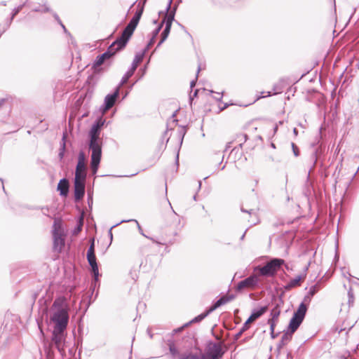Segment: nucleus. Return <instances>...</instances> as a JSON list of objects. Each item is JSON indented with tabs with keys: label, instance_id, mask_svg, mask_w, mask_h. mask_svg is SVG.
<instances>
[{
	"label": "nucleus",
	"instance_id": "c756f323",
	"mask_svg": "<svg viewBox=\"0 0 359 359\" xmlns=\"http://www.w3.org/2000/svg\"><path fill=\"white\" fill-rule=\"evenodd\" d=\"M95 255V240L93 238L91 240L90 245L88 249L87 255Z\"/></svg>",
	"mask_w": 359,
	"mask_h": 359
},
{
	"label": "nucleus",
	"instance_id": "bb28decb",
	"mask_svg": "<svg viewBox=\"0 0 359 359\" xmlns=\"http://www.w3.org/2000/svg\"><path fill=\"white\" fill-rule=\"evenodd\" d=\"M63 235V229L60 223L57 221L54 222L53 236Z\"/></svg>",
	"mask_w": 359,
	"mask_h": 359
},
{
	"label": "nucleus",
	"instance_id": "79ce46f5",
	"mask_svg": "<svg viewBox=\"0 0 359 359\" xmlns=\"http://www.w3.org/2000/svg\"><path fill=\"white\" fill-rule=\"evenodd\" d=\"M278 334L279 333H275L274 331H273V332H271V337L272 339H276L278 337Z\"/></svg>",
	"mask_w": 359,
	"mask_h": 359
},
{
	"label": "nucleus",
	"instance_id": "423d86ee",
	"mask_svg": "<svg viewBox=\"0 0 359 359\" xmlns=\"http://www.w3.org/2000/svg\"><path fill=\"white\" fill-rule=\"evenodd\" d=\"M285 264V261L280 258H273L266 263L263 266L257 267L256 269L258 273L262 276L272 277L274 276L280 268Z\"/></svg>",
	"mask_w": 359,
	"mask_h": 359
},
{
	"label": "nucleus",
	"instance_id": "ddd939ff",
	"mask_svg": "<svg viewBox=\"0 0 359 359\" xmlns=\"http://www.w3.org/2000/svg\"><path fill=\"white\" fill-rule=\"evenodd\" d=\"M119 86H118L115 91L112 93V94H109L107 95L106 97H105V99H104V111H107V110H109L110 108H111L117 97H118V95H119Z\"/></svg>",
	"mask_w": 359,
	"mask_h": 359
},
{
	"label": "nucleus",
	"instance_id": "13d9d810",
	"mask_svg": "<svg viewBox=\"0 0 359 359\" xmlns=\"http://www.w3.org/2000/svg\"><path fill=\"white\" fill-rule=\"evenodd\" d=\"M62 27L64 29V30L66 31V28H65V25H62Z\"/></svg>",
	"mask_w": 359,
	"mask_h": 359
},
{
	"label": "nucleus",
	"instance_id": "8fccbe9b",
	"mask_svg": "<svg viewBox=\"0 0 359 359\" xmlns=\"http://www.w3.org/2000/svg\"><path fill=\"white\" fill-rule=\"evenodd\" d=\"M20 9V8H17V9L15 11L14 15H16V14L19 12Z\"/></svg>",
	"mask_w": 359,
	"mask_h": 359
},
{
	"label": "nucleus",
	"instance_id": "473e14b6",
	"mask_svg": "<svg viewBox=\"0 0 359 359\" xmlns=\"http://www.w3.org/2000/svg\"><path fill=\"white\" fill-rule=\"evenodd\" d=\"M142 55H136L131 66L135 65V69H137L138 64L142 61Z\"/></svg>",
	"mask_w": 359,
	"mask_h": 359
},
{
	"label": "nucleus",
	"instance_id": "cd10ccee",
	"mask_svg": "<svg viewBox=\"0 0 359 359\" xmlns=\"http://www.w3.org/2000/svg\"><path fill=\"white\" fill-rule=\"evenodd\" d=\"M211 312H209V309L205 311L204 313L198 315V316L195 317L194 318H193L191 321H189L188 323H189V325L191 323H198L200 321H201L202 320H203L206 316H208Z\"/></svg>",
	"mask_w": 359,
	"mask_h": 359
},
{
	"label": "nucleus",
	"instance_id": "58836bf2",
	"mask_svg": "<svg viewBox=\"0 0 359 359\" xmlns=\"http://www.w3.org/2000/svg\"><path fill=\"white\" fill-rule=\"evenodd\" d=\"M276 323H273V322H268V324H269V325H270V330L271 332H273V331H274V330H275Z\"/></svg>",
	"mask_w": 359,
	"mask_h": 359
},
{
	"label": "nucleus",
	"instance_id": "bf43d9fd",
	"mask_svg": "<svg viewBox=\"0 0 359 359\" xmlns=\"http://www.w3.org/2000/svg\"><path fill=\"white\" fill-rule=\"evenodd\" d=\"M250 338V337H249V338H245V339H244V341H247V340H248Z\"/></svg>",
	"mask_w": 359,
	"mask_h": 359
},
{
	"label": "nucleus",
	"instance_id": "4c0bfd02",
	"mask_svg": "<svg viewBox=\"0 0 359 359\" xmlns=\"http://www.w3.org/2000/svg\"><path fill=\"white\" fill-rule=\"evenodd\" d=\"M292 147L294 155L296 156H297L299 155V154H298V149H297V146L294 143H292Z\"/></svg>",
	"mask_w": 359,
	"mask_h": 359
},
{
	"label": "nucleus",
	"instance_id": "6e6d98bb",
	"mask_svg": "<svg viewBox=\"0 0 359 359\" xmlns=\"http://www.w3.org/2000/svg\"><path fill=\"white\" fill-rule=\"evenodd\" d=\"M1 186H2V188H3V189L5 191V189H4V180H1Z\"/></svg>",
	"mask_w": 359,
	"mask_h": 359
},
{
	"label": "nucleus",
	"instance_id": "a878e982",
	"mask_svg": "<svg viewBox=\"0 0 359 359\" xmlns=\"http://www.w3.org/2000/svg\"><path fill=\"white\" fill-rule=\"evenodd\" d=\"M251 321H248V319L244 323L242 327L239 330V332L235 334L234 336V340L237 341L243 334V332H245L246 330H248L250 327V324L251 323Z\"/></svg>",
	"mask_w": 359,
	"mask_h": 359
},
{
	"label": "nucleus",
	"instance_id": "c9c22d12",
	"mask_svg": "<svg viewBox=\"0 0 359 359\" xmlns=\"http://www.w3.org/2000/svg\"><path fill=\"white\" fill-rule=\"evenodd\" d=\"M120 224H121V223H120V222H118V223H117V224H116L113 225V226L109 229L108 233H109V238H110V241H111V242L112 241V239H113V234H112V231H111V230H112V229H113V228H114V227L117 226H118V225H119Z\"/></svg>",
	"mask_w": 359,
	"mask_h": 359
},
{
	"label": "nucleus",
	"instance_id": "864d4df0",
	"mask_svg": "<svg viewBox=\"0 0 359 359\" xmlns=\"http://www.w3.org/2000/svg\"><path fill=\"white\" fill-rule=\"evenodd\" d=\"M245 232L242 235V236L241 237V240H243L244 238H245Z\"/></svg>",
	"mask_w": 359,
	"mask_h": 359
},
{
	"label": "nucleus",
	"instance_id": "7c9ffc66",
	"mask_svg": "<svg viewBox=\"0 0 359 359\" xmlns=\"http://www.w3.org/2000/svg\"><path fill=\"white\" fill-rule=\"evenodd\" d=\"M161 29V27H158L157 29H156L153 32V36L151 39L149 43L147 45V48H149L150 46H151L154 43V39L158 35L159 30Z\"/></svg>",
	"mask_w": 359,
	"mask_h": 359
},
{
	"label": "nucleus",
	"instance_id": "e433bc0d",
	"mask_svg": "<svg viewBox=\"0 0 359 359\" xmlns=\"http://www.w3.org/2000/svg\"><path fill=\"white\" fill-rule=\"evenodd\" d=\"M302 199L306 202L307 206H308V208H311V204H310V201H309V198H308V196L304 194L303 196H302Z\"/></svg>",
	"mask_w": 359,
	"mask_h": 359
},
{
	"label": "nucleus",
	"instance_id": "7ed1b4c3",
	"mask_svg": "<svg viewBox=\"0 0 359 359\" xmlns=\"http://www.w3.org/2000/svg\"><path fill=\"white\" fill-rule=\"evenodd\" d=\"M102 124L103 123L94 124L90 131V149L92 151L90 165L93 174L96 173L101 159L102 149L101 140L100 139V128Z\"/></svg>",
	"mask_w": 359,
	"mask_h": 359
},
{
	"label": "nucleus",
	"instance_id": "de8ad7c7",
	"mask_svg": "<svg viewBox=\"0 0 359 359\" xmlns=\"http://www.w3.org/2000/svg\"><path fill=\"white\" fill-rule=\"evenodd\" d=\"M293 133H294V135L295 136H297V135H298V130H297V128H294L293 129Z\"/></svg>",
	"mask_w": 359,
	"mask_h": 359
},
{
	"label": "nucleus",
	"instance_id": "b1692460",
	"mask_svg": "<svg viewBox=\"0 0 359 359\" xmlns=\"http://www.w3.org/2000/svg\"><path fill=\"white\" fill-rule=\"evenodd\" d=\"M280 311L278 306L276 305L271 311V318L268 320V322L276 323L280 316Z\"/></svg>",
	"mask_w": 359,
	"mask_h": 359
},
{
	"label": "nucleus",
	"instance_id": "1a4fd4ad",
	"mask_svg": "<svg viewBox=\"0 0 359 359\" xmlns=\"http://www.w3.org/2000/svg\"><path fill=\"white\" fill-rule=\"evenodd\" d=\"M78 163L76 165L75 179L74 180H86V156L83 152H80L78 158Z\"/></svg>",
	"mask_w": 359,
	"mask_h": 359
},
{
	"label": "nucleus",
	"instance_id": "a18cd8bd",
	"mask_svg": "<svg viewBox=\"0 0 359 359\" xmlns=\"http://www.w3.org/2000/svg\"><path fill=\"white\" fill-rule=\"evenodd\" d=\"M195 85H196V81H191V83H190L191 88H194L195 86Z\"/></svg>",
	"mask_w": 359,
	"mask_h": 359
},
{
	"label": "nucleus",
	"instance_id": "c03bdc74",
	"mask_svg": "<svg viewBox=\"0 0 359 359\" xmlns=\"http://www.w3.org/2000/svg\"><path fill=\"white\" fill-rule=\"evenodd\" d=\"M64 150H65V143L63 144V146H62V151L60 153V158H62V156H63Z\"/></svg>",
	"mask_w": 359,
	"mask_h": 359
},
{
	"label": "nucleus",
	"instance_id": "3c124183",
	"mask_svg": "<svg viewBox=\"0 0 359 359\" xmlns=\"http://www.w3.org/2000/svg\"><path fill=\"white\" fill-rule=\"evenodd\" d=\"M133 175H133V174H132V175H124L123 177H132V176H133Z\"/></svg>",
	"mask_w": 359,
	"mask_h": 359
},
{
	"label": "nucleus",
	"instance_id": "a211bd4d",
	"mask_svg": "<svg viewBox=\"0 0 359 359\" xmlns=\"http://www.w3.org/2000/svg\"><path fill=\"white\" fill-rule=\"evenodd\" d=\"M134 222L137 224V228H138V230L140 231V233L144 236V237L150 239L151 241H152L154 243L158 244V245H165L164 243H162V242H160V241H156L154 238H150L147 236H146L144 233H143V231H142V229L141 227V226L140 225V224L138 223V222L136 220V219H123V220H121L120 222V223H124V222Z\"/></svg>",
	"mask_w": 359,
	"mask_h": 359
},
{
	"label": "nucleus",
	"instance_id": "dca6fc26",
	"mask_svg": "<svg viewBox=\"0 0 359 359\" xmlns=\"http://www.w3.org/2000/svg\"><path fill=\"white\" fill-rule=\"evenodd\" d=\"M64 235L53 236V247L54 249L58 251H61L62 248L65 246Z\"/></svg>",
	"mask_w": 359,
	"mask_h": 359
},
{
	"label": "nucleus",
	"instance_id": "2eb2a0df",
	"mask_svg": "<svg viewBox=\"0 0 359 359\" xmlns=\"http://www.w3.org/2000/svg\"><path fill=\"white\" fill-rule=\"evenodd\" d=\"M320 289V285L319 283H316L312 285L309 288V291L308 294L304 297V302H307L308 304L311 302V298L314 296ZM305 305H306L304 302H303Z\"/></svg>",
	"mask_w": 359,
	"mask_h": 359
},
{
	"label": "nucleus",
	"instance_id": "6ab92c4d",
	"mask_svg": "<svg viewBox=\"0 0 359 359\" xmlns=\"http://www.w3.org/2000/svg\"><path fill=\"white\" fill-rule=\"evenodd\" d=\"M229 302V299H226V295L219 297L210 308L209 312H212L217 308Z\"/></svg>",
	"mask_w": 359,
	"mask_h": 359
},
{
	"label": "nucleus",
	"instance_id": "603ef678",
	"mask_svg": "<svg viewBox=\"0 0 359 359\" xmlns=\"http://www.w3.org/2000/svg\"><path fill=\"white\" fill-rule=\"evenodd\" d=\"M168 203H169V205H170V208H172V206H171V203H170V201H169L168 200ZM172 210L173 212H174L175 214H176V212L174 211V210H173V209H172Z\"/></svg>",
	"mask_w": 359,
	"mask_h": 359
},
{
	"label": "nucleus",
	"instance_id": "4be33fe9",
	"mask_svg": "<svg viewBox=\"0 0 359 359\" xmlns=\"http://www.w3.org/2000/svg\"><path fill=\"white\" fill-rule=\"evenodd\" d=\"M135 71V65L131 66L130 69H128L127 71V72L124 74V76H123V78L121 81V83L118 86L119 88L128 81V80L133 75Z\"/></svg>",
	"mask_w": 359,
	"mask_h": 359
},
{
	"label": "nucleus",
	"instance_id": "39448f33",
	"mask_svg": "<svg viewBox=\"0 0 359 359\" xmlns=\"http://www.w3.org/2000/svg\"><path fill=\"white\" fill-rule=\"evenodd\" d=\"M142 9H140L137 11L131 20L130 21L129 24L127 25V27L123 30L122 35L116 40V41L118 43V46L124 48L132 36L134 30L135 29L137 25H138V22L140 20V18L142 14Z\"/></svg>",
	"mask_w": 359,
	"mask_h": 359
},
{
	"label": "nucleus",
	"instance_id": "6e6552de",
	"mask_svg": "<svg viewBox=\"0 0 359 359\" xmlns=\"http://www.w3.org/2000/svg\"><path fill=\"white\" fill-rule=\"evenodd\" d=\"M123 47L118 46V43L115 41L103 54L97 57L95 61V66L99 67L102 65L104 62L113 56L117 51L122 49Z\"/></svg>",
	"mask_w": 359,
	"mask_h": 359
},
{
	"label": "nucleus",
	"instance_id": "052dcab7",
	"mask_svg": "<svg viewBox=\"0 0 359 359\" xmlns=\"http://www.w3.org/2000/svg\"><path fill=\"white\" fill-rule=\"evenodd\" d=\"M290 200V198L287 196V201H289Z\"/></svg>",
	"mask_w": 359,
	"mask_h": 359
},
{
	"label": "nucleus",
	"instance_id": "0eeeda50",
	"mask_svg": "<svg viewBox=\"0 0 359 359\" xmlns=\"http://www.w3.org/2000/svg\"><path fill=\"white\" fill-rule=\"evenodd\" d=\"M88 262L90 266V271L93 275V280L90 285L92 292H94L97 285H99V269L95 255H86Z\"/></svg>",
	"mask_w": 359,
	"mask_h": 359
},
{
	"label": "nucleus",
	"instance_id": "4d7b16f0",
	"mask_svg": "<svg viewBox=\"0 0 359 359\" xmlns=\"http://www.w3.org/2000/svg\"><path fill=\"white\" fill-rule=\"evenodd\" d=\"M193 198H194V201H196V194L194 195Z\"/></svg>",
	"mask_w": 359,
	"mask_h": 359
},
{
	"label": "nucleus",
	"instance_id": "a19ab883",
	"mask_svg": "<svg viewBox=\"0 0 359 359\" xmlns=\"http://www.w3.org/2000/svg\"><path fill=\"white\" fill-rule=\"evenodd\" d=\"M226 299H229V302L230 301L233 300L235 298V295H233V294L226 295Z\"/></svg>",
	"mask_w": 359,
	"mask_h": 359
},
{
	"label": "nucleus",
	"instance_id": "f257e3e1",
	"mask_svg": "<svg viewBox=\"0 0 359 359\" xmlns=\"http://www.w3.org/2000/svg\"><path fill=\"white\" fill-rule=\"evenodd\" d=\"M50 320L54 323L52 333L53 344L62 355L65 353L66 330L69 322L68 308L64 299H56L51 307Z\"/></svg>",
	"mask_w": 359,
	"mask_h": 359
},
{
	"label": "nucleus",
	"instance_id": "f3484780",
	"mask_svg": "<svg viewBox=\"0 0 359 359\" xmlns=\"http://www.w3.org/2000/svg\"><path fill=\"white\" fill-rule=\"evenodd\" d=\"M69 181H59L57 184V190L60 194L63 196H67L69 193Z\"/></svg>",
	"mask_w": 359,
	"mask_h": 359
},
{
	"label": "nucleus",
	"instance_id": "f704fd0d",
	"mask_svg": "<svg viewBox=\"0 0 359 359\" xmlns=\"http://www.w3.org/2000/svg\"><path fill=\"white\" fill-rule=\"evenodd\" d=\"M88 203L90 208L93 205V191L90 190L88 191Z\"/></svg>",
	"mask_w": 359,
	"mask_h": 359
},
{
	"label": "nucleus",
	"instance_id": "f8f14e48",
	"mask_svg": "<svg viewBox=\"0 0 359 359\" xmlns=\"http://www.w3.org/2000/svg\"><path fill=\"white\" fill-rule=\"evenodd\" d=\"M74 198L76 201L81 200L85 194V182L86 181H74Z\"/></svg>",
	"mask_w": 359,
	"mask_h": 359
},
{
	"label": "nucleus",
	"instance_id": "37998d69",
	"mask_svg": "<svg viewBox=\"0 0 359 359\" xmlns=\"http://www.w3.org/2000/svg\"><path fill=\"white\" fill-rule=\"evenodd\" d=\"M302 202H297L296 204H295V207L297 208V209H299L302 208Z\"/></svg>",
	"mask_w": 359,
	"mask_h": 359
},
{
	"label": "nucleus",
	"instance_id": "5701e85b",
	"mask_svg": "<svg viewBox=\"0 0 359 359\" xmlns=\"http://www.w3.org/2000/svg\"><path fill=\"white\" fill-rule=\"evenodd\" d=\"M302 280V276H297L293 279H291L287 285L285 286L287 290L300 285Z\"/></svg>",
	"mask_w": 359,
	"mask_h": 359
},
{
	"label": "nucleus",
	"instance_id": "9d476101",
	"mask_svg": "<svg viewBox=\"0 0 359 359\" xmlns=\"http://www.w3.org/2000/svg\"><path fill=\"white\" fill-rule=\"evenodd\" d=\"M259 283V278L257 275H251L244 280L240 281L236 286L237 291H241L245 288L254 289Z\"/></svg>",
	"mask_w": 359,
	"mask_h": 359
},
{
	"label": "nucleus",
	"instance_id": "aec40b11",
	"mask_svg": "<svg viewBox=\"0 0 359 359\" xmlns=\"http://www.w3.org/2000/svg\"><path fill=\"white\" fill-rule=\"evenodd\" d=\"M167 345L169 348L170 353L172 355V357L174 358L177 356L180 358V355L182 354L180 353L177 348L176 347V345L173 340L168 339L167 341Z\"/></svg>",
	"mask_w": 359,
	"mask_h": 359
},
{
	"label": "nucleus",
	"instance_id": "72a5a7b5",
	"mask_svg": "<svg viewBox=\"0 0 359 359\" xmlns=\"http://www.w3.org/2000/svg\"><path fill=\"white\" fill-rule=\"evenodd\" d=\"M189 326V323H185L184 325H183L182 327H178L177 329H174L172 330V335H174L180 332H181L182 330H183L185 327H188Z\"/></svg>",
	"mask_w": 359,
	"mask_h": 359
},
{
	"label": "nucleus",
	"instance_id": "4468645a",
	"mask_svg": "<svg viewBox=\"0 0 359 359\" xmlns=\"http://www.w3.org/2000/svg\"><path fill=\"white\" fill-rule=\"evenodd\" d=\"M268 310L267 306H264L260 307L258 309H254L250 316V317L248 318V321H251L252 323L260 318L264 313H265Z\"/></svg>",
	"mask_w": 359,
	"mask_h": 359
},
{
	"label": "nucleus",
	"instance_id": "20e7f679",
	"mask_svg": "<svg viewBox=\"0 0 359 359\" xmlns=\"http://www.w3.org/2000/svg\"><path fill=\"white\" fill-rule=\"evenodd\" d=\"M199 351V354L183 353L180 355V359H221L224 353L222 345L212 341L208 342L204 353L201 349Z\"/></svg>",
	"mask_w": 359,
	"mask_h": 359
},
{
	"label": "nucleus",
	"instance_id": "ea45409f",
	"mask_svg": "<svg viewBox=\"0 0 359 359\" xmlns=\"http://www.w3.org/2000/svg\"><path fill=\"white\" fill-rule=\"evenodd\" d=\"M41 210H42V212H43V215H48V210H49L48 208H47V207L46 208H42Z\"/></svg>",
	"mask_w": 359,
	"mask_h": 359
},
{
	"label": "nucleus",
	"instance_id": "9b49d317",
	"mask_svg": "<svg viewBox=\"0 0 359 359\" xmlns=\"http://www.w3.org/2000/svg\"><path fill=\"white\" fill-rule=\"evenodd\" d=\"M173 19L174 15L172 13L167 15L165 16V20H163V23H165V26L163 32L161 33V39L159 43H158L157 47L160 46L168 38L169 33L170 32V28Z\"/></svg>",
	"mask_w": 359,
	"mask_h": 359
},
{
	"label": "nucleus",
	"instance_id": "412c9836",
	"mask_svg": "<svg viewBox=\"0 0 359 359\" xmlns=\"http://www.w3.org/2000/svg\"><path fill=\"white\" fill-rule=\"evenodd\" d=\"M241 210L243 212H245L249 214L251 217H255L254 219L252 221V225H255L257 224L259 221L258 215L257 210L255 209H245L243 206L241 208Z\"/></svg>",
	"mask_w": 359,
	"mask_h": 359
},
{
	"label": "nucleus",
	"instance_id": "2f4dec72",
	"mask_svg": "<svg viewBox=\"0 0 359 359\" xmlns=\"http://www.w3.org/2000/svg\"><path fill=\"white\" fill-rule=\"evenodd\" d=\"M348 304L349 306H353V301H354V296H353V294L351 292V290H349L348 292Z\"/></svg>",
	"mask_w": 359,
	"mask_h": 359
},
{
	"label": "nucleus",
	"instance_id": "5fc2aeb1",
	"mask_svg": "<svg viewBox=\"0 0 359 359\" xmlns=\"http://www.w3.org/2000/svg\"><path fill=\"white\" fill-rule=\"evenodd\" d=\"M243 137L244 141H245L247 140V135H243Z\"/></svg>",
	"mask_w": 359,
	"mask_h": 359
},
{
	"label": "nucleus",
	"instance_id": "09e8293b",
	"mask_svg": "<svg viewBox=\"0 0 359 359\" xmlns=\"http://www.w3.org/2000/svg\"><path fill=\"white\" fill-rule=\"evenodd\" d=\"M201 187V180H198V189H200Z\"/></svg>",
	"mask_w": 359,
	"mask_h": 359
},
{
	"label": "nucleus",
	"instance_id": "f03ea898",
	"mask_svg": "<svg viewBox=\"0 0 359 359\" xmlns=\"http://www.w3.org/2000/svg\"><path fill=\"white\" fill-rule=\"evenodd\" d=\"M307 309V305H305L304 303H301L297 311L294 312L287 327L288 330L283 334L281 340L277 346L278 349L283 348V346H285L287 342L291 340L292 334L296 332L303 322Z\"/></svg>",
	"mask_w": 359,
	"mask_h": 359
},
{
	"label": "nucleus",
	"instance_id": "49530a36",
	"mask_svg": "<svg viewBox=\"0 0 359 359\" xmlns=\"http://www.w3.org/2000/svg\"><path fill=\"white\" fill-rule=\"evenodd\" d=\"M164 190H165V194L167 195L168 187H167L166 183L164 184Z\"/></svg>",
	"mask_w": 359,
	"mask_h": 359
},
{
	"label": "nucleus",
	"instance_id": "393cba45",
	"mask_svg": "<svg viewBox=\"0 0 359 359\" xmlns=\"http://www.w3.org/2000/svg\"><path fill=\"white\" fill-rule=\"evenodd\" d=\"M83 220L84 216L83 214H81V215L78 218L76 226L73 230L74 235H77L81 231L83 226Z\"/></svg>",
	"mask_w": 359,
	"mask_h": 359
},
{
	"label": "nucleus",
	"instance_id": "c85d7f7f",
	"mask_svg": "<svg viewBox=\"0 0 359 359\" xmlns=\"http://www.w3.org/2000/svg\"><path fill=\"white\" fill-rule=\"evenodd\" d=\"M53 348H57V347L54 344H53V340L51 339V343L49 344V347H45V351L48 359H53V351L52 349Z\"/></svg>",
	"mask_w": 359,
	"mask_h": 359
}]
</instances>
